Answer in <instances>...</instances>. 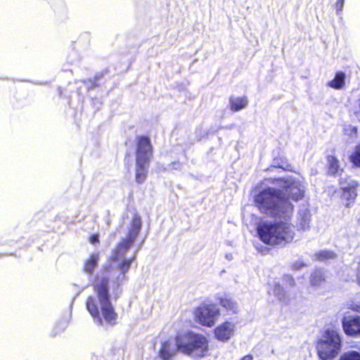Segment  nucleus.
Wrapping results in <instances>:
<instances>
[{
    "instance_id": "obj_1",
    "label": "nucleus",
    "mask_w": 360,
    "mask_h": 360,
    "mask_svg": "<svg viewBox=\"0 0 360 360\" xmlns=\"http://www.w3.org/2000/svg\"><path fill=\"white\" fill-rule=\"evenodd\" d=\"M127 279L125 274L112 269L110 264L104 265L95 277L93 285L95 295H90L86 301V308L93 318L94 323L100 327L113 326L117 323L118 315L112 303L110 283H113V299L117 300L122 290L120 285Z\"/></svg>"
},
{
    "instance_id": "obj_2",
    "label": "nucleus",
    "mask_w": 360,
    "mask_h": 360,
    "mask_svg": "<svg viewBox=\"0 0 360 360\" xmlns=\"http://www.w3.org/2000/svg\"><path fill=\"white\" fill-rule=\"evenodd\" d=\"M254 202L261 212L278 219L274 223H263L262 225H287V220L294 210L292 202L284 198L281 190L270 187L255 195Z\"/></svg>"
},
{
    "instance_id": "obj_3",
    "label": "nucleus",
    "mask_w": 360,
    "mask_h": 360,
    "mask_svg": "<svg viewBox=\"0 0 360 360\" xmlns=\"http://www.w3.org/2000/svg\"><path fill=\"white\" fill-rule=\"evenodd\" d=\"M176 342L179 352L192 357H203L208 349L207 338L192 331L176 335Z\"/></svg>"
},
{
    "instance_id": "obj_4",
    "label": "nucleus",
    "mask_w": 360,
    "mask_h": 360,
    "mask_svg": "<svg viewBox=\"0 0 360 360\" xmlns=\"http://www.w3.org/2000/svg\"><path fill=\"white\" fill-rule=\"evenodd\" d=\"M256 232L260 241L272 247H283L295 235L290 226H256Z\"/></svg>"
},
{
    "instance_id": "obj_5",
    "label": "nucleus",
    "mask_w": 360,
    "mask_h": 360,
    "mask_svg": "<svg viewBox=\"0 0 360 360\" xmlns=\"http://www.w3.org/2000/svg\"><path fill=\"white\" fill-rule=\"evenodd\" d=\"M342 347V339L340 333L327 328L321 338L318 340L316 347L319 357L321 360H332L339 354Z\"/></svg>"
},
{
    "instance_id": "obj_6",
    "label": "nucleus",
    "mask_w": 360,
    "mask_h": 360,
    "mask_svg": "<svg viewBox=\"0 0 360 360\" xmlns=\"http://www.w3.org/2000/svg\"><path fill=\"white\" fill-rule=\"evenodd\" d=\"M271 184H280L281 185V191L284 198L287 199L288 202L293 201L297 202L303 199L304 197V188L300 181L295 179L290 178L285 179L278 177L271 179L270 180Z\"/></svg>"
},
{
    "instance_id": "obj_7",
    "label": "nucleus",
    "mask_w": 360,
    "mask_h": 360,
    "mask_svg": "<svg viewBox=\"0 0 360 360\" xmlns=\"http://www.w3.org/2000/svg\"><path fill=\"white\" fill-rule=\"evenodd\" d=\"M219 316V309L214 304H202L195 311L196 321L202 326L212 327Z\"/></svg>"
},
{
    "instance_id": "obj_8",
    "label": "nucleus",
    "mask_w": 360,
    "mask_h": 360,
    "mask_svg": "<svg viewBox=\"0 0 360 360\" xmlns=\"http://www.w3.org/2000/svg\"><path fill=\"white\" fill-rule=\"evenodd\" d=\"M141 226H131L127 237L122 240L113 250L111 259L117 261L123 257L140 233Z\"/></svg>"
},
{
    "instance_id": "obj_9",
    "label": "nucleus",
    "mask_w": 360,
    "mask_h": 360,
    "mask_svg": "<svg viewBox=\"0 0 360 360\" xmlns=\"http://www.w3.org/2000/svg\"><path fill=\"white\" fill-rule=\"evenodd\" d=\"M343 332L347 337L360 338V316L347 312L341 319Z\"/></svg>"
},
{
    "instance_id": "obj_10",
    "label": "nucleus",
    "mask_w": 360,
    "mask_h": 360,
    "mask_svg": "<svg viewBox=\"0 0 360 360\" xmlns=\"http://www.w3.org/2000/svg\"><path fill=\"white\" fill-rule=\"evenodd\" d=\"M135 160L150 161L153 155V147L147 136H138L136 138Z\"/></svg>"
},
{
    "instance_id": "obj_11",
    "label": "nucleus",
    "mask_w": 360,
    "mask_h": 360,
    "mask_svg": "<svg viewBox=\"0 0 360 360\" xmlns=\"http://www.w3.org/2000/svg\"><path fill=\"white\" fill-rule=\"evenodd\" d=\"M359 184L357 181H353L351 185L340 188V202L345 207H351L354 204L357 198V188Z\"/></svg>"
},
{
    "instance_id": "obj_12",
    "label": "nucleus",
    "mask_w": 360,
    "mask_h": 360,
    "mask_svg": "<svg viewBox=\"0 0 360 360\" xmlns=\"http://www.w3.org/2000/svg\"><path fill=\"white\" fill-rule=\"evenodd\" d=\"M179 352L176 342L165 340L162 342L158 354L162 360H173L177 352Z\"/></svg>"
},
{
    "instance_id": "obj_13",
    "label": "nucleus",
    "mask_w": 360,
    "mask_h": 360,
    "mask_svg": "<svg viewBox=\"0 0 360 360\" xmlns=\"http://www.w3.org/2000/svg\"><path fill=\"white\" fill-rule=\"evenodd\" d=\"M235 324L226 321L214 329L215 338L221 342H227L234 333Z\"/></svg>"
},
{
    "instance_id": "obj_14",
    "label": "nucleus",
    "mask_w": 360,
    "mask_h": 360,
    "mask_svg": "<svg viewBox=\"0 0 360 360\" xmlns=\"http://www.w3.org/2000/svg\"><path fill=\"white\" fill-rule=\"evenodd\" d=\"M150 163V161L148 160H135L134 179L138 184H142L146 181Z\"/></svg>"
},
{
    "instance_id": "obj_15",
    "label": "nucleus",
    "mask_w": 360,
    "mask_h": 360,
    "mask_svg": "<svg viewBox=\"0 0 360 360\" xmlns=\"http://www.w3.org/2000/svg\"><path fill=\"white\" fill-rule=\"evenodd\" d=\"M248 105L246 96L240 97L231 96L229 98V108L232 112H238L245 108Z\"/></svg>"
},
{
    "instance_id": "obj_16",
    "label": "nucleus",
    "mask_w": 360,
    "mask_h": 360,
    "mask_svg": "<svg viewBox=\"0 0 360 360\" xmlns=\"http://www.w3.org/2000/svg\"><path fill=\"white\" fill-rule=\"evenodd\" d=\"M217 300L220 305L230 314H236L238 311L237 303L226 295H217Z\"/></svg>"
},
{
    "instance_id": "obj_17",
    "label": "nucleus",
    "mask_w": 360,
    "mask_h": 360,
    "mask_svg": "<svg viewBox=\"0 0 360 360\" xmlns=\"http://www.w3.org/2000/svg\"><path fill=\"white\" fill-rule=\"evenodd\" d=\"M99 259L98 253H93L89 258L84 262L83 270L89 275H92L95 268L98 266Z\"/></svg>"
},
{
    "instance_id": "obj_18",
    "label": "nucleus",
    "mask_w": 360,
    "mask_h": 360,
    "mask_svg": "<svg viewBox=\"0 0 360 360\" xmlns=\"http://www.w3.org/2000/svg\"><path fill=\"white\" fill-rule=\"evenodd\" d=\"M327 161L328 172L329 174L335 176L343 171V169L340 168L339 160L336 157L333 155H328L327 157Z\"/></svg>"
},
{
    "instance_id": "obj_19",
    "label": "nucleus",
    "mask_w": 360,
    "mask_h": 360,
    "mask_svg": "<svg viewBox=\"0 0 360 360\" xmlns=\"http://www.w3.org/2000/svg\"><path fill=\"white\" fill-rule=\"evenodd\" d=\"M346 75L342 71L337 72L334 78L330 80L328 85L335 89H341L345 84Z\"/></svg>"
},
{
    "instance_id": "obj_20",
    "label": "nucleus",
    "mask_w": 360,
    "mask_h": 360,
    "mask_svg": "<svg viewBox=\"0 0 360 360\" xmlns=\"http://www.w3.org/2000/svg\"><path fill=\"white\" fill-rule=\"evenodd\" d=\"M349 161L352 163L353 167L360 168V142L354 146L352 152L349 155Z\"/></svg>"
},
{
    "instance_id": "obj_21",
    "label": "nucleus",
    "mask_w": 360,
    "mask_h": 360,
    "mask_svg": "<svg viewBox=\"0 0 360 360\" xmlns=\"http://www.w3.org/2000/svg\"><path fill=\"white\" fill-rule=\"evenodd\" d=\"M314 256L316 260L323 262L327 259H335L337 255L333 251L323 250L316 252Z\"/></svg>"
},
{
    "instance_id": "obj_22",
    "label": "nucleus",
    "mask_w": 360,
    "mask_h": 360,
    "mask_svg": "<svg viewBox=\"0 0 360 360\" xmlns=\"http://www.w3.org/2000/svg\"><path fill=\"white\" fill-rule=\"evenodd\" d=\"M324 281L323 272L321 269H315L311 274L310 283L312 285H318Z\"/></svg>"
},
{
    "instance_id": "obj_23",
    "label": "nucleus",
    "mask_w": 360,
    "mask_h": 360,
    "mask_svg": "<svg viewBox=\"0 0 360 360\" xmlns=\"http://www.w3.org/2000/svg\"><path fill=\"white\" fill-rule=\"evenodd\" d=\"M68 326V321L65 318L60 319L55 325L52 335L56 336L63 333Z\"/></svg>"
},
{
    "instance_id": "obj_24",
    "label": "nucleus",
    "mask_w": 360,
    "mask_h": 360,
    "mask_svg": "<svg viewBox=\"0 0 360 360\" xmlns=\"http://www.w3.org/2000/svg\"><path fill=\"white\" fill-rule=\"evenodd\" d=\"M275 167L281 168L284 171H292L291 165L288 162L287 160L284 158L278 157L274 158Z\"/></svg>"
},
{
    "instance_id": "obj_25",
    "label": "nucleus",
    "mask_w": 360,
    "mask_h": 360,
    "mask_svg": "<svg viewBox=\"0 0 360 360\" xmlns=\"http://www.w3.org/2000/svg\"><path fill=\"white\" fill-rule=\"evenodd\" d=\"M339 360H360V353L355 350H350L342 354Z\"/></svg>"
},
{
    "instance_id": "obj_26",
    "label": "nucleus",
    "mask_w": 360,
    "mask_h": 360,
    "mask_svg": "<svg viewBox=\"0 0 360 360\" xmlns=\"http://www.w3.org/2000/svg\"><path fill=\"white\" fill-rule=\"evenodd\" d=\"M273 294L279 301H281L285 297V290L279 283H276L273 288Z\"/></svg>"
},
{
    "instance_id": "obj_27",
    "label": "nucleus",
    "mask_w": 360,
    "mask_h": 360,
    "mask_svg": "<svg viewBox=\"0 0 360 360\" xmlns=\"http://www.w3.org/2000/svg\"><path fill=\"white\" fill-rule=\"evenodd\" d=\"M253 245H254V247L255 248V249L259 252H260L262 255H267L269 253V250H270V248L264 246V245H262L259 242L255 241L253 243Z\"/></svg>"
},
{
    "instance_id": "obj_28",
    "label": "nucleus",
    "mask_w": 360,
    "mask_h": 360,
    "mask_svg": "<svg viewBox=\"0 0 360 360\" xmlns=\"http://www.w3.org/2000/svg\"><path fill=\"white\" fill-rule=\"evenodd\" d=\"M132 259H123L120 264V272L125 274L131 267Z\"/></svg>"
},
{
    "instance_id": "obj_29",
    "label": "nucleus",
    "mask_w": 360,
    "mask_h": 360,
    "mask_svg": "<svg viewBox=\"0 0 360 360\" xmlns=\"http://www.w3.org/2000/svg\"><path fill=\"white\" fill-rule=\"evenodd\" d=\"M283 281L286 284H288L290 287H293L295 285V281L293 277L290 275H284L283 277Z\"/></svg>"
},
{
    "instance_id": "obj_30",
    "label": "nucleus",
    "mask_w": 360,
    "mask_h": 360,
    "mask_svg": "<svg viewBox=\"0 0 360 360\" xmlns=\"http://www.w3.org/2000/svg\"><path fill=\"white\" fill-rule=\"evenodd\" d=\"M141 217L137 214L134 213L131 219V225H141Z\"/></svg>"
},
{
    "instance_id": "obj_31",
    "label": "nucleus",
    "mask_w": 360,
    "mask_h": 360,
    "mask_svg": "<svg viewBox=\"0 0 360 360\" xmlns=\"http://www.w3.org/2000/svg\"><path fill=\"white\" fill-rule=\"evenodd\" d=\"M304 266L305 264L302 261H297L292 264V269L295 270H299Z\"/></svg>"
},
{
    "instance_id": "obj_32",
    "label": "nucleus",
    "mask_w": 360,
    "mask_h": 360,
    "mask_svg": "<svg viewBox=\"0 0 360 360\" xmlns=\"http://www.w3.org/2000/svg\"><path fill=\"white\" fill-rule=\"evenodd\" d=\"M89 241L91 244L95 245L99 242L98 235L93 234L89 238Z\"/></svg>"
},
{
    "instance_id": "obj_33",
    "label": "nucleus",
    "mask_w": 360,
    "mask_h": 360,
    "mask_svg": "<svg viewBox=\"0 0 360 360\" xmlns=\"http://www.w3.org/2000/svg\"><path fill=\"white\" fill-rule=\"evenodd\" d=\"M356 280H357L358 284L360 285V262H359L358 267H357Z\"/></svg>"
},
{
    "instance_id": "obj_34",
    "label": "nucleus",
    "mask_w": 360,
    "mask_h": 360,
    "mask_svg": "<svg viewBox=\"0 0 360 360\" xmlns=\"http://www.w3.org/2000/svg\"><path fill=\"white\" fill-rule=\"evenodd\" d=\"M252 359H253V357L251 354H248V355L244 356L240 360H252Z\"/></svg>"
},
{
    "instance_id": "obj_35",
    "label": "nucleus",
    "mask_w": 360,
    "mask_h": 360,
    "mask_svg": "<svg viewBox=\"0 0 360 360\" xmlns=\"http://www.w3.org/2000/svg\"><path fill=\"white\" fill-rule=\"evenodd\" d=\"M351 309L354 311H358V312H360V307L357 304H354Z\"/></svg>"
},
{
    "instance_id": "obj_36",
    "label": "nucleus",
    "mask_w": 360,
    "mask_h": 360,
    "mask_svg": "<svg viewBox=\"0 0 360 360\" xmlns=\"http://www.w3.org/2000/svg\"><path fill=\"white\" fill-rule=\"evenodd\" d=\"M225 258L228 260V261H231L233 259V255L231 253H226L225 255Z\"/></svg>"
},
{
    "instance_id": "obj_37",
    "label": "nucleus",
    "mask_w": 360,
    "mask_h": 360,
    "mask_svg": "<svg viewBox=\"0 0 360 360\" xmlns=\"http://www.w3.org/2000/svg\"><path fill=\"white\" fill-rule=\"evenodd\" d=\"M309 227H310V226H301V229H302V231H305L309 230Z\"/></svg>"
},
{
    "instance_id": "obj_38",
    "label": "nucleus",
    "mask_w": 360,
    "mask_h": 360,
    "mask_svg": "<svg viewBox=\"0 0 360 360\" xmlns=\"http://www.w3.org/2000/svg\"><path fill=\"white\" fill-rule=\"evenodd\" d=\"M352 131H353L355 134L357 133V129L355 127H351Z\"/></svg>"
},
{
    "instance_id": "obj_39",
    "label": "nucleus",
    "mask_w": 360,
    "mask_h": 360,
    "mask_svg": "<svg viewBox=\"0 0 360 360\" xmlns=\"http://www.w3.org/2000/svg\"><path fill=\"white\" fill-rule=\"evenodd\" d=\"M344 0H338L337 3L340 4V6H342Z\"/></svg>"
},
{
    "instance_id": "obj_40",
    "label": "nucleus",
    "mask_w": 360,
    "mask_h": 360,
    "mask_svg": "<svg viewBox=\"0 0 360 360\" xmlns=\"http://www.w3.org/2000/svg\"><path fill=\"white\" fill-rule=\"evenodd\" d=\"M99 78H100V77H95V78H94V82H96V80H98Z\"/></svg>"
},
{
    "instance_id": "obj_41",
    "label": "nucleus",
    "mask_w": 360,
    "mask_h": 360,
    "mask_svg": "<svg viewBox=\"0 0 360 360\" xmlns=\"http://www.w3.org/2000/svg\"><path fill=\"white\" fill-rule=\"evenodd\" d=\"M95 86H99V84H95L94 85Z\"/></svg>"
}]
</instances>
